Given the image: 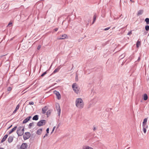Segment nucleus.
Instances as JSON below:
<instances>
[{"label":"nucleus","instance_id":"obj_1","mask_svg":"<svg viewBox=\"0 0 149 149\" xmlns=\"http://www.w3.org/2000/svg\"><path fill=\"white\" fill-rule=\"evenodd\" d=\"M76 106L79 109H82L84 107V104L83 100L81 98H77L75 100Z\"/></svg>","mask_w":149,"mask_h":149},{"label":"nucleus","instance_id":"obj_2","mask_svg":"<svg viewBox=\"0 0 149 149\" xmlns=\"http://www.w3.org/2000/svg\"><path fill=\"white\" fill-rule=\"evenodd\" d=\"M24 127L19 126L17 128V133L18 136H21L23 135L24 131Z\"/></svg>","mask_w":149,"mask_h":149},{"label":"nucleus","instance_id":"obj_3","mask_svg":"<svg viewBox=\"0 0 149 149\" xmlns=\"http://www.w3.org/2000/svg\"><path fill=\"white\" fill-rule=\"evenodd\" d=\"M46 121L45 120H42L39 121L37 124L38 126L40 127L44 125L46 123Z\"/></svg>","mask_w":149,"mask_h":149},{"label":"nucleus","instance_id":"obj_4","mask_svg":"<svg viewBox=\"0 0 149 149\" xmlns=\"http://www.w3.org/2000/svg\"><path fill=\"white\" fill-rule=\"evenodd\" d=\"M72 87L74 91L76 93L78 94L79 93V90L78 89L77 84L76 83H73L72 85Z\"/></svg>","mask_w":149,"mask_h":149},{"label":"nucleus","instance_id":"obj_5","mask_svg":"<svg viewBox=\"0 0 149 149\" xmlns=\"http://www.w3.org/2000/svg\"><path fill=\"white\" fill-rule=\"evenodd\" d=\"M30 136L31 134L29 132H26L24 134L23 136L24 139V140H27L30 137Z\"/></svg>","mask_w":149,"mask_h":149},{"label":"nucleus","instance_id":"obj_6","mask_svg":"<svg viewBox=\"0 0 149 149\" xmlns=\"http://www.w3.org/2000/svg\"><path fill=\"white\" fill-rule=\"evenodd\" d=\"M56 107L58 114V116H60L61 113V109L59 106V104L58 103L56 104Z\"/></svg>","mask_w":149,"mask_h":149},{"label":"nucleus","instance_id":"obj_7","mask_svg":"<svg viewBox=\"0 0 149 149\" xmlns=\"http://www.w3.org/2000/svg\"><path fill=\"white\" fill-rule=\"evenodd\" d=\"M54 93L57 96L58 99L60 100L61 99V95L58 92L56 91H54Z\"/></svg>","mask_w":149,"mask_h":149},{"label":"nucleus","instance_id":"obj_8","mask_svg":"<svg viewBox=\"0 0 149 149\" xmlns=\"http://www.w3.org/2000/svg\"><path fill=\"white\" fill-rule=\"evenodd\" d=\"M28 145L26 143H23L20 147V149H26Z\"/></svg>","mask_w":149,"mask_h":149},{"label":"nucleus","instance_id":"obj_9","mask_svg":"<svg viewBox=\"0 0 149 149\" xmlns=\"http://www.w3.org/2000/svg\"><path fill=\"white\" fill-rule=\"evenodd\" d=\"M31 118V116L28 117L26 118L23 121L22 123L23 124L26 123L30 120V119Z\"/></svg>","mask_w":149,"mask_h":149},{"label":"nucleus","instance_id":"obj_10","mask_svg":"<svg viewBox=\"0 0 149 149\" xmlns=\"http://www.w3.org/2000/svg\"><path fill=\"white\" fill-rule=\"evenodd\" d=\"M8 136V135L7 134L5 135L2 139L1 141V143H2L4 142L7 139Z\"/></svg>","mask_w":149,"mask_h":149},{"label":"nucleus","instance_id":"obj_11","mask_svg":"<svg viewBox=\"0 0 149 149\" xmlns=\"http://www.w3.org/2000/svg\"><path fill=\"white\" fill-rule=\"evenodd\" d=\"M13 139V136H10L9 137L8 139V141L9 143H10L12 142Z\"/></svg>","mask_w":149,"mask_h":149},{"label":"nucleus","instance_id":"obj_12","mask_svg":"<svg viewBox=\"0 0 149 149\" xmlns=\"http://www.w3.org/2000/svg\"><path fill=\"white\" fill-rule=\"evenodd\" d=\"M83 149H93V148L89 146H83Z\"/></svg>","mask_w":149,"mask_h":149},{"label":"nucleus","instance_id":"obj_13","mask_svg":"<svg viewBox=\"0 0 149 149\" xmlns=\"http://www.w3.org/2000/svg\"><path fill=\"white\" fill-rule=\"evenodd\" d=\"M17 128V126H15L13 127L10 131L9 132V134H10L13 132H14L16 129Z\"/></svg>","mask_w":149,"mask_h":149},{"label":"nucleus","instance_id":"obj_14","mask_svg":"<svg viewBox=\"0 0 149 149\" xmlns=\"http://www.w3.org/2000/svg\"><path fill=\"white\" fill-rule=\"evenodd\" d=\"M42 129H38L36 132V134L40 135L41 134L42 132Z\"/></svg>","mask_w":149,"mask_h":149},{"label":"nucleus","instance_id":"obj_15","mask_svg":"<svg viewBox=\"0 0 149 149\" xmlns=\"http://www.w3.org/2000/svg\"><path fill=\"white\" fill-rule=\"evenodd\" d=\"M61 37L59 39H64L67 36V35L65 34H64L61 36H60Z\"/></svg>","mask_w":149,"mask_h":149},{"label":"nucleus","instance_id":"obj_16","mask_svg":"<svg viewBox=\"0 0 149 149\" xmlns=\"http://www.w3.org/2000/svg\"><path fill=\"white\" fill-rule=\"evenodd\" d=\"M143 99L144 100H146L148 99V96L146 93L144 94L143 95Z\"/></svg>","mask_w":149,"mask_h":149},{"label":"nucleus","instance_id":"obj_17","mask_svg":"<svg viewBox=\"0 0 149 149\" xmlns=\"http://www.w3.org/2000/svg\"><path fill=\"white\" fill-rule=\"evenodd\" d=\"M47 109V107L46 106L45 107L42 109V113L44 114L46 113V111Z\"/></svg>","mask_w":149,"mask_h":149},{"label":"nucleus","instance_id":"obj_18","mask_svg":"<svg viewBox=\"0 0 149 149\" xmlns=\"http://www.w3.org/2000/svg\"><path fill=\"white\" fill-rule=\"evenodd\" d=\"M60 68H61V67H60V66L58 67L57 68H56L55 69V70L53 71V73H55L56 72H58L59 71Z\"/></svg>","mask_w":149,"mask_h":149},{"label":"nucleus","instance_id":"obj_19","mask_svg":"<svg viewBox=\"0 0 149 149\" xmlns=\"http://www.w3.org/2000/svg\"><path fill=\"white\" fill-rule=\"evenodd\" d=\"M38 119V116L36 115L34 116L33 118L32 119L33 120H37Z\"/></svg>","mask_w":149,"mask_h":149},{"label":"nucleus","instance_id":"obj_20","mask_svg":"<svg viewBox=\"0 0 149 149\" xmlns=\"http://www.w3.org/2000/svg\"><path fill=\"white\" fill-rule=\"evenodd\" d=\"M143 13V10H139L138 12L137 15L139 16L142 14Z\"/></svg>","mask_w":149,"mask_h":149},{"label":"nucleus","instance_id":"obj_21","mask_svg":"<svg viewBox=\"0 0 149 149\" xmlns=\"http://www.w3.org/2000/svg\"><path fill=\"white\" fill-rule=\"evenodd\" d=\"M141 45V42L139 40H138L136 42V46L137 48H139Z\"/></svg>","mask_w":149,"mask_h":149},{"label":"nucleus","instance_id":"obj_22","mask_svg":"<svg viewBox=\"0 0 149 149\" xmlns=\"http://www.w3.org/2000/svg\"><path fill=\"white\" fill-rule=\"evenodd\" d=\"M148 118H146L144 119L143 122L142 124H146V123L148 120Z\"/></svg>","mask_w":149,"mask_h":149},{"label":"nucleus","instance_id":"obj_23","mask_svg":"<svg viewBox=\"0 0 149 149\" xmlns=\"http://www.w3.org/2000/svg\"><path fill=\"white\" fill-rule=\"evenodd\" d=\"M96 14H95L93 16V22H92V24H93V23L95 22V21L96 20Z\"/></svg>","mask_w":149,"mask_h":149},{"label":"nucleus","instance_id":"obj_24","mask_svg":"<svg viewBox=\"0 0 149 149\" xmlns=\"http://www.w3.org/2000/svg\"><path fill=\"white\" fill-rule=\"evenodd\" d=\"M145 21L146 22V24H149V18H146Z\"/></svg>","mask_w":149,"mask_h":149},{"label":"nucleus","instance_id":"obj_25","mask_svg":"<svg viewBox=\"0 0 149 149\" xmlns=\"http://www.w3.org/2000/svg\"><path fill=\"white\" fill-rule=\"evenodd\" d=\"M142 126L143 128H144L146 129L148 128V125L146 124H143Z\"/></svg>","mask_w":149,"mask_h":149},{"label":"nucleus","instance_id":"obj_26","mask_svg":"<svg viewBox=\"0 0 149 149\" xmlns=\"http://www.w3.org/2000/svg\"><path fill=\"white\" fill-rule=\"evenodd\" d=\"M145 29L146 31H148L149 30V26L148 25H147L145 26Z\"/></svg>","mask_w":149,"mask_h":149},{"label":"nucleus","instance_id":"obj_27","mask_svg":"<svg viewBox=\"0 0 149 149\" xmlns=\"http://www.w3.org/2000/svg\"><path fill=\"white\" fill-rule=\"evenodd\" d=\"M33 122L30 123L29 125L28 128H31V127L33 125Z\"/></svg>","mask_w":149,"mask_h":149},{"label":"nucleus","instance_id":"obj_28","mask_svg":"<svg viewBox=\"0 0 149 149\" xmlns=\"http://www.w3.org/2000/svg\"><path fill=\"white\" fill-rule=\"evenodd\" d=\"M51 113L50 111L49 110H48L46 113V115L47 116H48L50 115Z\"/></svg>","mask_w":149,"mask_h":149},{"label":"nucleus","instance_id":"obj_29","mask_svg":"<svg viewBox=\"0 0 149 149\" xmlns=\"http://www.w3.org/2000/svg\"><path fill=\"white\" fill-rule=\"evenodd\" d=\"M12 88L11 87H8L7 90L8 91H10L12 90Z\"/></svg>","mask_w":149,"mask_h":149},{"label":"nucleus","instance_id":"obj_30","mask_svg":"<svg viewBox=\"0 0 149 149\" xmlns=\"http://www.w3.org/2000/svg\"><path fill=\"white\" fill-rule=\"evenodd\" d=\"M125 54H123L120 56V58L121 59H122V58H124L125 57Z\"/></svg>","mask_w":149,"mask_h":149},{"label":"nucleus","instance_id":"obj_31","mask_svg":"<svg viewBox=\"0 0 149 149\" xmlns=\"http://www.w3.org/2000/svg\"><path fill=\"white\" fill-rule=\"evenodd\" d=\"M19 104H18L17 106H16V108H15V109H16V110H18V109H19Z\"/></svg>","mask_w":149,"mask_h":149},{"label":"nucleus","instance_id":"obj_32","mask_svg":"<svg viewBox=\"0 0 149 149\" xmlns=\"http://www.w3.org/2000/svg\"><path fill=\"white\" fill-rule=\"evenodd\" d=\"M47 74V72H44L41 75V76L42 77H43V76H44L45 74Z\"/></svg>","mask_w":149,"mask_h":149},{"label":"nucleus","instance_id":"obj_33","mask_svg":"<svg viewBox=\"0 0 149 149\" xmlns=\"http://www.w3.org/2000/svg\"><path fill=\"white\" fill-rule=\"evenodd\" d=\"M122 15H120L119 17H116L115 16H113L114 17V19H118L119 18H120V17H121Z\"/></svg>","mask_w":149,"mask_h":149},{"label":"nucleus","instance_id":"obj_34","mask_svg":"<svg viewBox=\"0 0 149 149\" xmlns=\"http://www.w3.org/2000/svg\"><path fill=\"white\" fill-rule=\"evenodd\" d=\"M143 128V130L144 133H146V128Z\"/></svg>","mask_w":149,"mask_h":149},{"label":"nucleus","instance_id":"obj_35","mask_svg":"<svg viewBox=\"0 0 149 149\" xmlns=\"http://www.w3.org/2000/svg\"><path fill=\"white\" fill-rule=\"evenodd\" d=\"M12 23L10 22L8 24V26H12Z\"/></svg>","mask_w":149,"mask_h":149},{"label":"nucleus","instance_id":"obj_36","mask_svg":"<svg viewBox=\"0 0 149 149\" xmlns=\"http://www.w3.org/2000/svg\"><path fill=\"white\" fill-rule=\"evenodd\" d=\"M29 104L30 105H33L34 102H29Z\"/></svg>","mask_w":149,"mask_h":149},{"label":"nucleus","instance_id":"obj_37","mask_svg":"<svg viewBox=\"0 0 149 149\" xmlns=\"http://www.w3.org/2000/svg\"><path fill=\"white\" fill-rule=\"evenodd\" d=\"M55 128H56V127H55V126H54V127H53V129H52V132H51V134H52V133L54 131V130H55Z\"/></svg>","mask_w":149,"mask_h":149},{"label":"nucleus","instance_id":"obj_38","mask_svg":"<svg viewBox=\"0 0 149 149\" xmlns=\"http://www.w3.org/2000/svg\"><path fill=\"white\" fill-rule=\"evenodd\" d=\"M40 48H41L40 45H38L37 47V49L38 50H39L40 49Z\"/></svg>","mask_w":149,"mask_h":149},{"label":"nucleus","instance_id":"obj_39","mask_svg":"<svg viewBox=\"0 0 149 149\" xmlns=\"http://www.w3.org/2000/svg\"><path fill=\"white\" fill-rule=\"evenodd\" d=\"M132 34V31H129L128 33H127V35H130L131 34Z\"/></svg>","mask_w":149,"mask_h":149},{"label":"nucleus","instance_id":"obj_40","mask_svg":"<svg viewBox=\"0 0 149 149\" xmlns=\"http://www.w3.org/2000/svg\"><path fill=\"white\" fill-rule=\"evenodd\" d=\"M110 27H107V28H106L104 29V31L108 30L110 29Z\"/></svg>","mask_w":149,"mask_h":149},{"label":"nucleus","instance_id":"obj_41","mask_svg":"<svg viewBox=\"0 0 149 149\" xmlns=\"http://www.w3.org/2000/svg\"><path fill=\"white\" fill-rule=\"evenodd\" d=\"M17 111V110H16V109H15L14 111L13 112V113H12V114L13 115V114H14V113H15Z\"/></svg>","mask_w":149,"mask_h":149},{"label":"nucleus","instance_id":"obj_42","mask_svg":"<svg viewBox=\"0 0 149 149\" xmlns=\"http://www.w3.org/2000/svg\"><path fill=\"white\" fill-rule=\"evenodd\" d=\"M49 128H48L46 130V132H47V134L49 133Z\"/></svg>","mask_w":149,"mask_h":149},{"label":"nucleus","instance_id":"obj_43","mask_svg":"<svg viewBox=\"0 0 149 149\" xmlns=\"http://www.w3.org/2000/svg\"><path fill=\"white\" fill-rule=\"evenodd\" d=\"M77 77H78L77 75L76 76V81H78V79Z\"/></svg>","mask_w":149,"mask_h":149},{"label":"nucleus","instance_id":"obj_44","mask_svg":"<svg viewBox=\"0 0 149 149\" xmlns=\"http://www.w3.org/2000/svg\"><path fill=\"white\" fill-rule=\"evenodd\" d=\"M58 28H55L54 29V30L55 31H58Z\"/></svg>","mask_w":149,"mask_h":149},{"label":"nucleus","instance_id":"obj_45","mask_svg":"<svg viewBox=\"0 0 149 149\" xmlns=\"http://www.w3.org/2000/svg\"><path fill=\"white\" fill-rule=\"evenodd\" d=\"M48 135V134L47 133L45 134V135L44 136V137H43L44 138H45V137L47 136Z\"/></svg>","mask_w":149,"mask_h":149},{"label":"nucleus","instance_id":"obj_46","mask_svg":"<svg viewBox=\"0 0 149 149\" xmlns=\"http://www.w3.org/2000/svg\"><path fill=\"white\" fill-rule=\"evenodd\" d=\"M140 57H139L137 61H140Z\"/></svg>","mask_w":149,"mask_h":149},{"label":"nucleus","instance_id":"obj_47","mask_svg":"<svg viewBox=\"0 0 149 149\" xmlns=\"http://www.w3.org/2000/svg\"><path fill=\"white\" fill-rule=\"evenodd\" d=\"M12 126V125H11L8 128L7 130H8Z\"/></svg>","mask_w":149,"mask_h":149},{"label":"nucleus","instance_id":"obj_48","mask_svg":"<svg viewBox=\"0 0 149 149\" xmlns=\"http://www.w3.org/2000/svg\"><path fill=\"white\" fill-rule=\"evenodd\" d=\"M61 125V123H60L58 124V126L57 128H58V127L59 126Z\"/></svg>","mask_w":149,"mask_h":149},{"label":"nucleus","instance_id":"obj_49","mask_svg":"<svg viewBox=\"0 0 149 149\" xmlns=\"http://www.w3.org/2000/svg\"><path fill=\"white\" fill-rule=\"evenodd\" d=\"M96 129V128H95V127H94V128H93V130H95Z\"/></svg>","mask_w":149,"mask_h":149},{"label":"nucleus","instance_id":"obj_50","mask_svg":"<svg viewBox=\"0 0 149 149\" xmlns=\"http://www.w3.org/2000/svg\"><path fill=\"white\" fill-rule=\"evenodd\" d=\"M132 56H131L130 57V58H132Z\"/></svg>","mask_w":149,"mask_h":149},{"label":"nucleus","instance_id":"obj_51","mask_svg":"<svg viewBox=\"0 0 149 149\" xmlns=\"http://www.w3.org/2000/svg\"><path fill=\"white\" fill-rule=\"evenodd\" d=\"M130 1L131 2H133V1H132V0H130Z\"/></svg>","mask_w":149,"mask_h":149},{"label":"nucleus","instance_id":"obj_52","mask_svg":"<svg viewBox=\"0 0 149 149\" xmlns=\"http://www.w3.org/2000/svg\"><path fill=\"white\" fill-rule=\"evenodd\" d=\"M0 149H3V148H0Z\"/></svg>","mask_w":149,"mask_h":149},{"label":"nucleus","instance_id":"obj_53","mask_svg":"<svg viewBox=\"0 0 149 149\" xmlns=\"http://www.w3.org/2000/svg\"><path fill=\"white\" fill-rule=\"evenodd\" d=\"M73 67L72 68L71 70L72 69Z\"/></svg>","mask_w":149,"mask_h":149}]
</instances>
